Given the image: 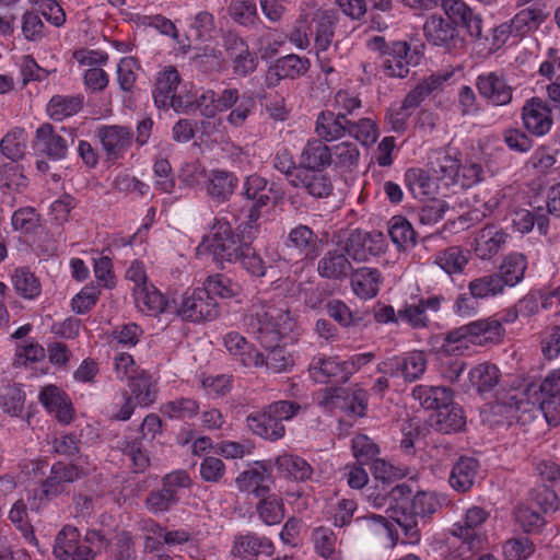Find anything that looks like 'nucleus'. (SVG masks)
Instances as JSON below:
<instances>
[{
    "label": "nucleus",
    "mask_w": 560,
    "mask_h": 560,
    "mask_svg": "<svg viewBox=\"0 0 560 560\" xmlns=\"http://www.w3.org/2000/svg\"><path fill=\"white\" fill-rule=\"evenodd\" d=\"M244 323L247 331L254 335L265 350L255 352L253 366H265L272 373L289 372L294 365V360L292 354L279 345L281 338L295 327L289 311L267 301L256 300L247 310Z\"/></svg>",
    "instance_id": "obj_1"
},
{
    "label": "nucleus",
    "mask_w": 560,
    "mask_h": 560,
    "mask_svg": "<svg viewBox=\"0 0 560 560\" xmlns=\"http://www.w3.org/2000/svg\"><path fill=\"white\" fill-rule=\"evenodd\" d=\"M395 501L390 518L400 527L407 544H418L421 538L420 521L436 510V502L430 492H413L411 485L398 483L390 488Z\"/></svg>",
    "instance_id": "obj_2"
},
{
    "label": "nucleus",
    "mask_w": 560,
    "mask_h": 560,
    "mask_svg": "<svg viewBox=\"0 0 560 560\" xmlns=\"http://www.w3.org/2000/svg\"><path fill=\"white\" fill-rule=\"evenodd\" d=\"M500 320L483 318L459 326L431 338L432 350L444 357L460 355L470 345L485 346L500 342L503 336Z\"/></svg>",
    "instance_id": "obj_3"
},
{
    "label": "nucleus",
    "mask_w": 560,
    "mask_h": 560,
    "mask_svg": "<svg viewBox=\"0 0 560 560\" xmlns=\"http://www.w3.org/2000/svg\"><path fill=\"white\" fill-rule=\"evenodd\" d=\"M302 407L292 400H277L246 417L248 430L267 441L276 442L285 434L284 421L293 419Z\"/></svg>",
    "instance_id": "obj_4"
},
{
    "label": "nucleus",
    "mask_w": 560,
    "mask_h": 560,
    "mask_svg": "<svg viewBox=\"0 0 560 560\" xmlns=\"http://www.w3.org/2000/svg\"><path fill=\"white\" fill-rule=\"evenodd\" d=\"M245 241L234 233L229 222H218L210 236L203 237L197 247V255H209L223 267L224 262H237Z\"/></svg>",
    "instance_id": "obj_5"
},
{
    "label": "nucleus",
    "mask_w": 560,
    "mask_h": 560,
    "mask_svg": "<svg viewBox=\"0 0 560 560\" xmlns=\"http://www.w3.org/2000/svg\"><path fill=\"white\" fill-rule=\"evenodd\" d=\"M368 47L381 54V67L386 75L400 79L408 75L412 56L407 42L387 43L383 36H373L369 39Z\"/></svg>",
    "instance_id": "obj_6"
},
{
    "label": "nucleus",
    "mask_w": 560,
    "mask_h": 560,
    "mask_svg": "<svg viewBox=\"0 0 560 560\" xmlns=\"http://www.w3.org/2000/svg\"><path fill=\"white\" fill-rule=\"evenodd\" d=\"M77 133L73 128L60 127L56 129L49 122L40 125L35 133V148L50 160H63L68 155L69 147L74 143Z\"/></svg>",
    "instance_id": "obj_7"
},
{
    "label": "nucleus",
    "mask_w": 560,
    "mask_h": 560,
    "mask_svg": "<svg viewBox=\"0 0 560 560\" xmlns=\"http://www.w3.org/2000/svg\"><path fill=\"white\" fill-rule=\"evenodd\" d=\"M322 250V241L307 225L299 224L289 234L283 248V259L288 262L314 260Z\"/></svg>",
    "instance_id": "obj_8"
},
{
    "label": "nucleus",
    "mask_w": 560,
    "mask_h": 560,
    "mask_svg": "<svg viewBox=\"0 0 560 560\" xmlns=\"http://www.w3.org/2000/svg\"><path fill=\"white\" fill-rule=\"evenodd\" d=\"M175 311L184 320L201 323L215 319L219 315V305L207 290L197 288L182 296Z\"/></svg>",
    "instance_id": "obj_9"
},
{
    "label": "nucleus",
    "mask_w": 560,
    "mask_h": 560,
    "mask_svg": "<svg viewBox=\"0 0 560 560\" xmlns=\"http://www.w3.org/2000/svg\"><path fill=\"white\" fill-rule=\"evenodd\" d=\"M85 475L84 470L74 464L63 462L55 463L49 476L40 483L39 500L51 501L66 491L68 483H72Z\"/></svg>",
    "instance_id": "obj_10"
},
{
    "label": "nucleus",
    "mask_w": 560,
    "mask_h": 560,
    "mask_svg": "<svg viewBox=\"0 0 560 560\" xmlns=\"http://www.w3.org/2000/svg\"><path fill=\"white\" fill-rule=\"evenodd\" d=\"M267 186L268 180L258 174L246 176L242 185L240 195L246 201V226L250 230L260 218L261 209L267 207L270 201V197L265 192Z\"/></svg>",
    "instance_id": "obj_11"
},
{
    "label": "nucleus",
    "mask_w": 560,
    "mask_h": 560,
    "mask_svg": "<svg viewBox=\"0 0 560 560\" xmlns=\"http://www.w3.org/2000/svg\"><path fill=\"white\" fill-rule=\"evenodd\" d=\"M384 250V236L381 232L355 230L345 242L343 252L358 262L368 261Z\"/></svg>",
    "instance_id": "obj_12"
},
{
    "label": "nucleus",
    "mask_w": 560,
    "mask_h": 560,
    "mask_svg": "<svg viewBox=\"0 0 560 560\" xmlns=\"http://www.w3.org/2000/svg\"><path fill=\"white\" fill-rule=\"evenodd\" d=\"M80 532L72 525H65L56 535L54 555L59 560H93L94 551L80 542Z\"/></svg>",
    "instance_id": "obj_13"
},
{
    "label": "nucleus",
    "mask_w": 560,
    "mask_h": 560,
    "mask_svg": "<svg viewBox=\"0 0 560 560\" xmlns=\"http://www.w3.org/2000/svg\"><path fill=\"white\" fill-rule=\"evenodd\" d=\"M423 33L428 43L442 47L446 51H451L462 43L458 31L451 20L441 15H430L423 25Z\"/></svg>",
    "instance_id": "obj_14"
},
{
    "label": "nucleus",
    "mask_w": 560,
    "mask_h": 560,
    "mask_svg": "<svg viewBox=\"0 0 560 560\" xmlns=\"http://www.w3.org/2000/svg\"><path fill=\"white\" fill-rule=\"evenodd\" d=\"M290 185L318 199L327 198L334 189L331 178L325 171L305 167L298 168Z\"/></svg>",
    "instance_id": "obj_15"
},
{
    "label": "nucleus",
    "mask_w": 560,
    "mask_h": 560,
    "mask_svg": "<svg viewBox=\"0 0 560 560\" xmlns=\"http://www.w3.org/2000/svg\"><path fill=\"white\" fill-rule=\"evenodd\" d=\"M311 67L308 58L295 54L283 56L268 69L265 78L267 88L276 86L280 80L304 75Z\"/></svg>",
    "instance_id": "obj_16"
},
{
    "label": "nucleus",
    "mask_w": 560,
    "mask_h": 560,
    "mask_svg": "<svg viewBox=\"0 0 560 560\" xmlns=\"http://www.w3.org/2000/svg\"><path fill=\"white\" fill-rule=\"evenodd\" d=\"M442 8L456 28L464 27L475 39L481 37L482 19L463 0H443Z\"/></svg>",
    "instance_id": "obj_17"
},
{
    "label": "nucleus",
    "mask_w": 560,
    "mask_h": 560,
    "mask_svg": "<svg viewBox=\"0 0 560 560\" xmlns=\"http://www.w3.org/2000/svg\"><path fill=\"white\" fill-rule=\"evenodd\" d=\"M308 372L311 377L319 384L346 383L350 378L345 361H340L336 357H314L308 365Z\"/></svg>",
    "instance_id": "obj_18"
},
{
    "label": "nucleus",
    "mask_w": 560,
    "mask_h": 560,
    "mask_svg": "<svg viewBox=\"0 0 560 560\" xmlns=\"http://www.w3.org/2000/svg\"><path fill=\"white\" fill-rule=\"evenodd\" d=\"M476 88L481 97L494 106H503L512 101V88L504 75L488 72L477 77Z\"/></svg>",
    "instance_id": "obj_19"
},
{
    "label": "nucleus",
    "mask_w": 560,
    "mask_h": 560,
    "mask_svg": "<svg viewBox=\"0 0 560 560\" xmlns=\"http://www.w3.org/2000/svg\"><path fill=\"white\" fill-rule=\"evenodd\" d=\"M489 514L482 508L472 506L467 510L463 524L454 528L453 534L467 545L468 550L474 551L481 548L485 536L478 528L487 521Z\"/></svg>",
    "instance_id": "obj_20"
},
{
    "label": "nucleus",
    "mask_w": 560,
    "mask_h": 560,
    "mask_svg": "<svg viewBox=\"0 0 560 560\" xmlns=\"http://www.w3.org/2000/svg\"><path fill=\"white\" fill-rule=\"evenodd\" d=\"M96 137L103 145L109 160L120 158L131 145L132 133L122 126H102L96 130Z\"/></svg>",
    "instance_id": "obj_21"
},
{
    "label": "nucleus",
    "mask_w": 560,
    "mask_h": 560,
    "mask_svg": "<svg viewBox=\"0 0 560 560\" xmlns=\"http://www.w3.org/2000/svg\"><path fill=\"white\" fill-rule=\"evenodd\" d=\"M522 119L525 128L537 137L547 133L552 125L550 108L538 97H533L525 103Z\"/></svg>",
    "instance_id": "obj_22"
},
{
    "label": "nucleus",
    "mask_w": 560,
    "mask_h": 560,
    "mask_svg": "<svg viewBox=\"0 0 560 560\" xmlns=\"http://www.w3.org/2000/svg\"><path fill=\"white\" fill-rule=\"evenodd\" d=\"M350 126L351 119L347 114L324 110L317 116L315 132L322 140L331 142L349 135Z\"/></svg>",
    "instance_id": "obj_23"
},
{
    "label": "nucleus",
    "mask_w": 560,
    "mask_h": 560,
    "mask_svg": "<svg viewBox=\"0 0 560 560\" xmlns=\"http://www.w3.org/2000/svg\"><path fill=\"white\" fill-rule=\"evenodd\" d=\"M38 399L49 413L55 415L59 422L65 424L71 422L73 418L72 404L59 387L51 384L44 386L39 392Z\"/></svg>",
    "instance_id": "obj_24"
},
{
    "label": "nucleus",
    "mask_w": 560,
    "mask_h": 560,
    "mask_svg": "<svg viewBox=\"0 0 560 560\" xmlns=\"http://www.w3.org/2000/svg\"><path fill=\"white\" fill-rule=\"evenodd\" d=\"M521 395L522 399L518 401V410L514 423L524 428V432L545 433L548 428L536 400L533 397L526 396L523 390H521Z\"/></svg>",
    "instance_id": "obj_25"
},
{
    "label": "nucleus",
    "mask_w": 560,
    "mask_h": 560,
    "mask_svg": "<svg viewBox=\"0 0 560 560\" xmlns=\"http://www.w3.org/2000/svg\"><path fill=\"white\" fill-rule=\"evenodd\" d=\"M508 234L495 225H487L475 238V254L480 259H490L499 253L508 240Z\"/></svg>",
    "instance_id": "obj_26"
},
{
    "label": "nucleus",
    "mask_w": 560,
    "mask_h": 560,
    "mask_svg": "<svg viewBox=\"0 0 560 560\" xmlns=\"http://www.w3.org/2000/svg\"><path fill=\"white\" fill-rule=\"evenodd\" d=\"M330 159H332V156L326 141L320 138H312L301 151L299 167L325 171L330 166Z\"/></svg>",
    "instance_id": "obj_27"
},
{
    "label": "nucleus",
    "mask_w": 560,
    "mask_h": 560,
    "mask_svg": "<svg viewBox=\"0 0 560 560\" xmlns=\"http://www.w3.org/2000/svg\"><path fill=\"white\" fill-rule=\"evenodd\" d=\"M256 465L257 467L243 471L236 478V485L241 491H252L258 498L270 492L272 477L264 464Z\"/></svg>",
    "instance_id": "obj_28"
},
{
    "label": "nucleus",
    "mask_w": 560,
    "mask_h": 560,
    "mask_svg": "<svg viewBox=\"0 0 560 560\" xmlns=\"http://www.w3.org/2000/svg\"><path fill=\"white\" fill-rule=\"evenodd\" d=\"M351 270V262L345 252L339 249L328 250L318 260V275L328 280H342L348 277Z\"/></svg>",
    "instance_id": "obj_29"
},
{
    "label": "nucleus",
    "mask_w": 560,
    "mask_h": 560,
    "mask_svg": "<svg viewBox=\"0 0 560 560\" xmlns=\"http://www.w3.org/2000/svg\"><path fill=\"white\" fill-rule=\"evenodd\" d=\"M479 470V462L469 456H460L454 464L448 482L457 492H467L475 483Z\"/></svg>",
    "instance_id": "obj_30"
},
{
    "label": "nucleus",
    "mask_w": 560,
    "mask_h": 560,
    "mask_svg": "<svg viewBox=\"0 0 560 560\" xmlns=\"http://www.w3.org/2000/svg\"><path fill=\"white\" fill-rule=\"evenodd\" d=\"M272 542L266 537L248 533L235 537L232 552L244 560H256L260 553L271 555Z\"/></svg>",
    "instance_id": "obj_31"
},
{
    "label": "nucleus",
    "mask_w": 560,
    "mask_h": 560,
    "mask_svg": "<svg viewBox=\"0 0 560 560\" xmlns=\"http://www.w3.org/2000/svg\"><path fill=\"white\" fill-rule=\"evenodd\" d=\"M411 395L421 407L435 412L453 400V390L445 386L417 385Z\"/></svg>",
    "instance_id": "obj_32"
},
{
    "label": "nucleus",
    "mask_w": 560,
    "mask_h": 560,
    "mask_svg": "<svg viewBox=\"0 0 560 560\" xmlns=\"http://www.w3.org/2000/svg\"><path fill=\"white\" fill-rule=\"evenodd\" d=\"M442 407L431 417L432 428L443 434L460 431L466 424L463 409L453 401Z\"/></svg>",
    "instance_id": "obj_33"
},
{
    "label": "nucleus",
    "mask_w": 560,
    "mask_h": 560,
    "mask_svg": "<svg viewBox=\"0 0 560 560\" xmlns=\"http://www.w3.org/2000/svg\"><path fill=\"white\" fill-rule=\"evenodd\" d=\"M527 268V259L525 255L520 253H512L505 256L498 270L493 272L500 279L501 285L515 287L520 283L525 275Z\"/></svg>",
    "instance_id": "obj_34"
},
{
    "label": "nucleus",
    "mask_w": 560,
    "mask_h": 560,
    "mask_svg": "<svg viewBox=\"0 0 560 560\" xmlns=\"http://www.w3.org/2000/svg\"><path fill=\"white\" fill-rule=\"evenodd\" d=\"M337 16L332 11H318L311 22V32L315 35V47L317 51H327L331 44Z\"/></svg>",
    "instance_id": "obj_35"
},
{
    "label": "nucleus",
    "mask_w": 560,
    "mask_h": 560,
    "mask_svg": "<svg viewBox=\"0 0 560 560\" xmlns=\"http://www.w3.org/2000/svg\"><path fill=\"white\" fill-rule=\"evenodd\" d=\"M237 185L238 178L233 172L213 170L209 175L207 191L212 199L224 202L234 194Z\"/></svg>",
    "instance_id": "obj_36"
},
{
    "label": "nucleus",
    "mask_w": 560,
    "mask_h": 560,
    "mask_svg": "<svg viewBox=\"0 0 560 560\" xmlns=\"http://www.w3.org/2000/svg\"><path fill=\"white\" fill-rule=\"evenodd\" d=\"M382 280L377 269L362 267L352 272L351 287L361 299H372L378 293Z\"/></svg>",
    "instance_id": "obj_37"
},
{
    "label": "nucleus",
    "mask_w": 560,
    "mask_h": 560,
    "mask_svg": "<svg viewBox=\"0 0 560 560\" xmlns=\"http://www.w3.org/2000/svg\"><path fill=\"white\" fill-rule=\"evenodd\" d=\"M179 73L174 67H168L163 72L159 73L153 91L155 105L159 108H168L173 94L179 89Z\"/></svg>",
    "instance_id": "obj_38"
},
{
    "label": "nucleus",
    "mask_w": 560,
    "mask_h": 560,
    "mask_svg": "<svg viewBox=\"0 0 560 560\" xmlns=\"http://www.w3.org/2000/svg\"><path fill=\"white\" fill-rule=\"evenodd\" d=\"M500 376L499 369L487 362L474 366L468 374L471 387L479 395L491 392L498 385Z\"/></svg>",
    "instance_id": "obj_39"
},
{
    "label": "nucleus",
    "mask_w": 560,
    "mask_h": 560,
    "mask_svg": "<svg viewBox=\"0 0 560 560\" xmlns=\"http://www.w3.org/2000/svg\"><path fill=\"white\" fill-rule=\"evenodd\" d=\"M330 165L343 173H352L357 170L360 161V151L355 143L350 141L340 142L330 148Z\"/></svg>",
    "instance_id": "obj_40"
},
{
    "label": "nucleus",
    "mask_w": 560,
    "mask_h": 560,
    "mask_svg": "<svg viewBox=\"0 0 560 560\" xmlns=\"http://www.w3.org/2000/svg\"><path fill=\"white\" fill-rule=\"evenodd\" d=\"M521 399V390H500L495 395V400L490 404V412L502 418V421L511 425L514 423Z\"/></svg>",
    "instance_id": "obj_41"
},
{
    "label": "nucleus",
    "mask_w": 560,
    "mask_h": 560,
    "mask_svg": "<svg viewBox=\"0 0 560 560\" xmlns=\"http://www.w3.org/2000/svg\"><path fill=\"white\" fill-rule=\"evenodd\" d=\"M83 102L82 95H55L47 105V113L51 119L61 121L79 113Z\"/></svg>",
    "instance_id": "obj_42"
},
{
    "label": "nucleus",
    "mask_w": 560,
    "mask_h": 560,
    "mask_svg": "<svg viewBox=\"0 0 560 560\" xmlns=\"http://www.w3.org/2000/svg\"><path fill=\"white\" fill-rule=\"evenodd\" d=\"M115 372L120 381H126L131 394L138 399L140 396V373L133 358L128 353L115 357Z\"/></svg>",
    "instance_id": "obj_43"
},
{
    "label": "nucleus",
    "mask_w": 560,
    "mask_h": 560,
    "mask_svg": "<svg viewBox=\"0 0 560 560\" xmlns=\"http://www.w3.org/2000/svg\"><path fill=\"white\" fill-rule=\"evenodd\" d=\"M25 399V393L16 383H8L0 388V408L10 417L21 416Z\"/></svg>",
    "instance_id": "obj_44"
},
{
    "label": "nucleus",
    "mask_w": 560,
    "mask_h": 560,
    "mask_svg": "<svg viewBox=\"0 0 560 560\" xmlns=\"http://www.w3.org/2000/svg\"><path fill=\"white\" fill-rule=\"evenodd\" d=\"M547 16L548 13L544 12L539 5L534 4L521 10L509 23L514 31V35L517 36L527 33L532 28H537Z\"/></svg>",
    "instance_id": "obj_45"
},
{
    "label": "nucleus",
    "mask_w": 560,
    "mask_h": 560,
    "mask_svg": "<svg viewBox=\"0 0 560 560\" xmlns=\"http://www.w3.org/2000/svg\"><path fill=\"white\" fill-rule=\"evenodd\" d=\"M277 468L280 472H282L287 478L294 479L296 481H304L308 479L313 472L310 464L294 455H281L276 459Z\"/></svg>",
    "instance_id": "obj_46"
},
{
    "label": "nucleus",
    "mask_w": 560,
    "mask_h": 560,
    "mask_svg": "<svg viewBox=\"0 0 560 560\" xmlns=\"http://www.w3.org/2000/svg\"><path fill=\"white\" fill-rule=\"evenodd\" d=\"M12 284L16 293L23 299L33 300L42 292V285L38 278L34 272L25 267L15 269L12 275Z\"/></svg>",
    "instance_id": "obj_47"
},
{
    "label": "nucleus",
    "mask_w": 560,
    "mask_h": 560,
    "mask_svg": "<svg viewBox=\"0 0 560 560\" xmlns=\"http://www.w3.org/2000/svg\"><path fill=\"white\" fill-rule=\"evenodd\" d=\"M388 234L398 248H407L416 245V232L410 222L400 215L392 218Z\"/></svg>",
    "instance_id": "obj_48"
},
{
    "label": "nucleus",
    "mask_w": 560,
    "mask_h": 560,
    "mask_svg": "<svg viewBox=\"0 0 560 560\" xmlns=\"http://www.w3.org/2000/svg\"><path fill=\"white\" fill-rule=\"evenodd\" d=\"M224 346L228 351L240 359L244 366H253L255 352H258L243 336L237 332H229L224 337Z\"/></svg>",
    "instance_id": "obj_49"
},
{
    "label": "nucleus",
    "mask_w": 560,
    "mask_h": 560,
    "mask_svg": "<svg viewBox=\"0 0 560 560\" xmlns=\"http://www.w3.org/2000/svg\"><path fill=\"white\" fill-rule=\"evenodd\" d=\"M257 512L267 525L279 524L284 517V506L282 499L276 494H266L258 497Z\"/></svg>",
    "instance_id": "obj_50"
},
{
    "label": "nucleus",
    "mask_w": 560,
    "mask_h": 560,
    "mask_svg": "<svg viewBox=\"0 0 560 560\" xmlns=\"http://www.w3.org/2000/svg\"><path fill=\"white\" fill-rule=\"evenodd\" d=\"M327 314L341 327L350 328L359 326L363 320V314L352 312L349 306L340 300H331L326 305Z\"/></svg>",
    "instance_id": "obj_51"
},
{
    "label": "nucleus",
    "mask_w": 560,
    "mask_h": 560,
    "mask_svg": "<svg viewBox=\"0 0 560 560\" xmlns=\"http://www.w3.org/2000/svg\"><path fill=\"white\" fill-rule=\"evenodd\" d=\"M203 285V289L207 290L209 295L212 296V294H214L222 299L235 298L241 292V285L238 283L221 273L209 276Z\"/></svg>",
    "instance_id": "obj_52"
},
{
    "label": "nucleus",
    "mask_w": 560,
    "mask_h": 560,
    "mask_svg": "<svg viewBox=\"0 0 560 560\" xmlns=\"http://www.w3.org/2000/svg\"><path fill=\"white\" fill-rule=\"evenodd\" d=\"M147 276L142 273V303L149 316H156L170 308L168 301L152 284H148Z\"/></svg>",
    "instance_id": "obj_53"
},
{
    "label": "nucleus",
    "mask_w": 560,
    "mask_h": 560,
    "mask_svg": "<svg viewBox=\"0 0 560 560\" xmlns=\"http://www.w3.org/2000/svg\"><path fill=\"white\" fill-rule=\"evenodd\" d=\"M523 392L534 399L560 395V370L551 371L539 384L530 383L526 385Z\"/></svg>",
    "instance_id": "obj_54"
},
{
    "label": "nucleus",
    "mask_w": 560,
    "mask_h": 560,
    "mask_svg": "<svg viewBox=\"0 0 560 560\" xmlns=\"http://www.w3.org/2000/svg\"><path fill=\"white\" fill-rule=\"evenodd\" d=\"M468 290L477 300L494 296L504 291L500 279L493 272L471 280L468 283Z\"/></svg>",
    "instance_id": "obj_55"
},
{
    "label": "nucleus",
    "mask_w": 560,
    "mask_h": 560,
    "mask_svg": "<svg viewBox=\"0 0 560 560\" xmlns=\"http://www.w3.org/2000/svg\"><path fill=\"white\" fill-rule=\"evenodd\" d=\"M405 184L415 198H424L431 194L432 180L422 168H409L405 174Z\"/></svg>",
    "instance_id": "obj_56"
},
{
    "label": "nucleus",
    "mask_w": 560,
    "mask_h": 560,
    "mask_svg": "<svg viewBox=\"0 0 560 560\" xmlns=\"http://www.w3.org/2000/svg\"><path fill=\"white\" fill-rule=\"evenodd\" d=\"M179 502L178 495H173L163 487L152 490L145 499V508L153 514L171 511Z\"/></svg>",
    "instance_id": "obj_57"
},
{
    "label": "nucleus",
    "mask_w": 560,
    "mask_h": 560,
    "mask_svg": "<svg viewBox=\"0 0 560 560\" xmlns=\"http://www.w3.org/2000/svg\"><path fill=\"white\" fill-rule=\"evenodd\" d=\"M25 148V132L20 128L7 133L0 142L2 154L12 161L23 158Z\"/></svg>",
    "instance_id": "obj_58"
},
{
    "label": "nucleus",
    "mask_w": 560,
    "mask_h": 560,
    "mask_svg": "<svg viewBox=\"0 0 560 560\" xmlns=\"http://www.w3.org/2000/svg\"><path fill=\"white\" fill-rule=\"evenodd\" d=\"M536 548L526 536L510 538L503 544V555L508 560H527Z\"/></svg>",
    "instance_id": "obj_59"
},
{
    "label": "nucleus",
    "mask_w": 560,
    "mask_h": 560,
    "mask_svg": "<svg viewBox=\"0 0 560 560\" xmlns=\"http://www.w3.org/2000/svg\"><path fill=\"white\" fill-rule=\"evenodd\" d=\"M435 261L447 275H454L463 271L467 257L459 247L452 246L440 253Z\"/></svg>",
    "instance_id": "obj_60"
},
{
    "label": "nucleus",
    "mask_w": 560,
    "mask_h": 560,
    "mask_svg": "<svg viewBox=\"0 0 560 560\" xmlns=\"http://www.w3.org/2000/svg\"><path fill=\"white\" fill-rule=\"evenodd\" d=\"M198 402L190 398L168 401L161 407L162 413L172 419L192 418L198 413Z\"/></svg>",
    "instance_id": "obj_61"
},
{
    "label": "nucleus",
    "mask_w": 560,
    "mask_h": 560,
    "mask_svg": "<svg viewBox=\"0 0 560 560\" xmlns=\"http://www.w3.org/2000/svg\"><path fill=\"white\" fill-rule=\"evenodd\" d=\"M349 136L355 138L363 145L374 144L378 138V129L371 118H361L359 121L351 120Z\"/></svg>",
    "instance_id": "obj_62"
},
{
    "label": "nucleus",
    "mask_w": 560,
    "mask_h": 560,
    "mask_svg": "<svg viewBox=\"0 0 560 560\" xmlns=\"http://www.w3.org/2000/svg\"><path fill=\"white\" fill-rule=\"evenodd\" d=\"M22 34L28 42H39L47 35V27L37 12L26 11L23 14Z\"/></svg>",
    "instance_id": "obj_63"
},
{
    "label": "nucleus",
    "mask_w": 560,
    "mask_h": 560,
    "mask_svg": "<svg viewBox=\"0 0 560 560\" xmlns=\"http://www.w3.org/2000/svg\"><path fill=\"white\" fill-rule=\"evenodd\" d=\"M230 16L241 25H254L257 20V8L253 1L235 0L229 7Z\"/></svg>",
    "instance_id": "obj_64"
}]
</instances>
